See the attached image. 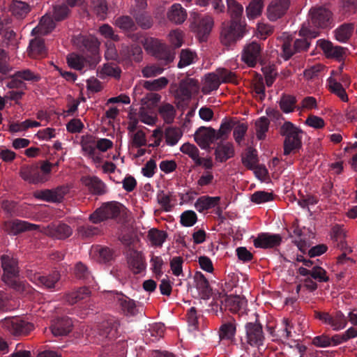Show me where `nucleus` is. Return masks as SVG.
<instances>
[{"label":"nucleus","mask_w":357,"mask_h":357,"mask_svg":"<svg viewBox=\"0 0 357 357\" xmlns=\"http://www.w3.org/2000/svg\"><path fill=\"white\" fill-rule=\"evenodd\" d=\"M116 301L125 314L134 316L138 312L135 301L128 296L123 294H117Z\"/></svg>","instance_id":"29"},{"label":"nucleus","mask_w":357,"mask_h":357,"mask_svg":"<svg viewBox=\"0 0 357 357\" xmlns=\"http://www.w3.org/2000/svg\"><path fill=\"white\" fill-rule=\"evenodd\" d=\"M198 89L197 81L193 79H188L180 83L176 91V96L182 100L190 98L192 93Z\"/></svg>","instance_id":"26"},{"label":"nucleus","mask_w":357,"mask_h":357,"mask_svg":"<svg viewBox=\"0 0 357 357\" xmlns=\"http://www.w3.org/2000/svg\"><path fill=\"white\" fill-rule=\"evenodd\" d=\"M90 7L100 20H105L107 13L106 0H91Z\"/></svg>","instance_id":"42"},{"label":"nucleus","mask_w":357,"mask_h":357,"mask_svg":"<svg viewBox=\"0 0 357 357\" xmlns=\"http://www.w3.org/2000/svg\"><path fill=\"white\" fill-rule=\"evenodd\" d=\"M30 280L38 286L52 289L55 287V284L60 280V274L58 271H54L48 275H41L40 273H34L30 277Z\"/></svg>","instance_id":"21"},{"label":"nucleus","mask_w":357,"mask_h":357,"mask_svg":"<svg viewBox=\"0 0 357 357\" xmlns=\"http://www.w3.org/2000/svg\"><path fill=\"white\" fill-rule=\"evenodd\" d=\"M127 262L130 270L134 274L142 273L146 269V264L142 252L137 250H130L127 255Z\"/></svg>","instance_id":"16"},{"label":"nucleus","mask_w":357,"mask_h":357,"mask_svg":"<svg viewBox=\"0 0 357 357\" xmlns=\"http://www.w3.org/2000/svg\"><path fill=\"white\" fill-rule=\"evenodd\" d=\"M129 137L132 147L140 148L147 144L146 134L142 130H137L135 132L131 133Z\"/></svg>","instance_id":"49"},{"label":"nucleus","mask_w":357,"mask_h":357,"mask_svg":"<svg viewBox=\"0 0 357 357\" xmlns=\"http://www.w3.org/2000/svg\"><path fill=\"white\" fill-rule=\"evenodd\" d=\"M190 29L195 32L200 40H205L210 34L214 21L211 16L201 15L196 12L190 13Z\"/></svg>","instance_id":"3"},{"label":"nucleus","mask_w":357,"mask_h":357,"mask_svg":"<svg viewBox=\"0 0 357 357\" xmlns=\"http://www.w3.org/2000/svg\"><path fill=\"white\" fill-rule=\"evenodd\" d=\"M261 47L257 42H251L247 44L241 54L242 61L250 67H254L260 60Z\"/></svg>","instance_id":"10"},{"label":"nucleus","mask_w":357,"mask_h":357,"mask_svg":"<svg viewBox=\"0 0 357 357\" xmlns=\"http://www.w3.org/2000/svg\"><path fill=\"white\" fill-rule=\"evenodd\" d=\"M317 45L328 58L341 59L345 52L340 46H334L331 42L325 40H317Z\"/></svg>","instance_id":"22"},{"label":"nucleus","mask_w":357,"mask_h":357,"mask_svg":"<svg viewBox=\"0 0 357 357\" xmlns=\"http://www.w3.org/2000/svg\"><path fill=\"white\" fill-rule=\"evenodd\" d=\"M280 133L285 137L284 154L289 155L301 146L303 130L290 121H286L280 128Z\"/></svg>","instance_id":"2"},{"label":"nucleus","mask_w":357,"mask_h":357,"mask_svg":"<svg viewBox=\"0 0 357 357\" xmlns=\"http://www.w3.org/2000/svg\"><path fill=\"white\" fill-rule=\"evenodd\" d=\"M264 8L263 0H252L245 8L248 19L254 20L261 15Z\"/></svg>","instance_id":"39"},{"label":"nucleus","mask_w":357,"mask_h":357,"mask_svg":"<svg viewBox=\"0 0 357 357\" xmlns=\"http://www.w3.org/2000/svg\"><path fill=\"white\" fill-rule=\"evenodd\" d=\"M196 54L188 50H182L180 53V61L178 63L179 68L188 66L195 62Z\"/></svg>","instance_id":"56"},{"label":"nucleus","mask_w":357,"mask_h":357,"mask_svg":"<svg viewBox=\"0 0 357 357\" xmlns=\"http://www.w3.org/2000/svg\"><path fill=\"white\" fill-rule=\"evenodd\" d=\"M328 83L329 89L333 93L338 96L343 102L348 101V96L341 83L333 77L328 78Z\"/></svg>","instance_id":"41"},{"label":"nucleus","mask_w":357,"mask_h":357,"mask_svg":"<svg viewBox=\"0 0 357 357\" xmlns=\"http://www.w3.org/2000/svg\"><path fill=\"white\" fill-rule=\"evenodd\" d=\"M151 269L156 278H160L163 274L164 260L160 256L151 255L150 259Z\"/></svg>","instance_id":"52"},{"label":"nucleus","mask_w":357,"mask_h":357,"mask_svg":"<svg viewBox=\"0 0 357 357\" xmlns=\"http://www.w3.org/2000/svg\"><path fill=\"white\" fill-rule=\"evenodd\" d=\"M215 129L201 127L195 133V140L202 149H206L211 144L216 141Z\"/></svg>","instance_id":"18"},{"label":"nucleus","mask_w":357,"mask_h":357,"mask_svg":"<svg viewBox=\"0 0 357 357\" xmlns=\"http://www.w3.org/2000/svg\"><path fill=\"white\" fill-rule=\"evenodd\" d=\"M183 259L181 257H174L169 262L172 274L176 277L183 276Z\"/></svg>","instance_id":"64"},{"label":"nucleus","mask_w":357,"mask_h":357,"mask_svg":"<svg viewBox=\"0 0 357 357\" xmlns=\"http://www.w3.org/2000/svg\"><path fill=\"white\" fill-rule=\"evenodd\" d=\"M282 237L280 234H271L262 233L253 240V244L256 248H271L280 244Z\"/></svg>","instance_id":"19"},{"label":"nucleus","mask_w":357,"mask_h":357,"mask_svg":"<svg viewBox=\"0 0 357 357\" xmlns=\"http://www.w3.org/2000/svg\"><path fill=\"white\" fill-rule=\"evenodd\" d=\"M91 296V291L88 287H84L66 294L65 300L70 304L73 305L77 302L85 300Z\"/></svg>","instance_id":"35"},{"label":"nucleus","mask_w":357,"mask_h":357,"mask_svg":"<svg viewBox=\"0 0 357 357\" xmlns=\"http://www.w3.org/2000/svg\"><path fill=\"white\" fill-rule=\"evenodd\" d=\"M246 339L249 344L259 347L263 344L264 339L261 325L257 321L249 322L245 325Z\"/></svg>","instance_id":"14"},{"label":"nucleus","mask_w":357,"mask_h":357,"mask_svg":"<svg viewBox=\"0 0 357 357\" xmlns=\"http://www.w3.org/2000/svg\"><path fill=\"white\" fill-rule=\"evenodd\" d=\"M1 326L14 335H26L33 329V325L18 317L6 318L1 321Z\"/></svg>","instance_id":"6"},{"label":"nucleus","mask_w":357,"mask_h":357,"mask_svg":"<svg viewBox=\"0 0 357 357\" xmlns=\"http://www.w3.org/2000/svg\"><path fill=\"white\" fill-rule=\"evenodd\" d=\"M296 98L289 95H284L279 102L280 107L284 113H289L294 111L296 105Z\"/></svg>","instance_id":"53"},{"label":"nucleus","mask_w":357,"mask_h":357,"mask_svg":"<svg viewBox=\"0 0 357 357\" xmlns=\"http://www.w3.org/2000/svg\"><path fill=\"white\" fill-rule=\"evenodd\" d=\"M121 211V205L118 202H108L96 209L90 216V220L98 224L107 219L117 217Z\"/></svg>","instance_id":"7"},{"label":"nucleus","mask_w":357,"mask_h":357,"mask_svg":"<svg viewBox=\"0 0 357 357\" xmlns=\"http://www.w3.org/2000/svg\"><path fill=\"white\" fill-rule=\"evenodd\" d=\"M29 55L30 57L34 59L43 58L47 55V50L43 38L36 37L30 41Z\"/></svg>","instance_id":"24"},{"label":"nucleus","mask_w":357,"mask_h":357,"mask_svg":"<svg viewBox=\"0 0 357 357\" xmlns=\"http://www.w3.org/2000/svg\"><path fill=\"white\" fill-rule=\"evenodd\" d=\"M55 27V23L52 17L48 15L42 17L38 25L35 27L31 33L33 35H47Z\"/></svg>","instance_id":"32"},{"label":"nucleus","mask_w":357,"mask_h":357,"mask_svg":"<svg viewBox=\"0 0 357 357\" xmlns=\"http://www.w3.org/2000/svg\"><path fill=\"white\" fill-rule=\"evenodd\" d=\"M220 197L202 196L197 199L195 207L199 212L214 208L219 204Z\"/></svg>","instance_id":"33"},{"label":"nucleus","mask_w":357,"mask_h":357,"mask_svg":"<svg viewBox=\"0 0 357 357\" xmlns=\"http://www.w3.org/2000/svg\"><path fill=\"white\" fill-rule=\"evenodd\" d=\"M121 72V69L116 66L105 64L99 72V77L100 78H105L106 76H111L115 78H119Z\"/></svg>","instance_id":"60"},{"label":"nucleus","mask_w":357,"mask_h":357,"mask_svg":"<svg viewBox=\"0 0 357 357\" xmlns=\"http://www.w3.org/2000/svg\"><path fill=\"white\" fill-rule=\"evenodd\" d=\"M195 287L202 298H208L211 293L208 281L201 272H196L194 276Z\"/></svg>","instance_id":"34"},{"label":"nucleus","mask_w":357,"mask_h":357,"mask_svg":"<svg viewBox=\"0 0 357 357\" xmlns=\"http://www.w3.org/2000/svg\"><path fill=\"white\" fill-rule=\"evenodd\" d=\"M72 320L68 317L56 320L51 327V331L54 336L66 335L72 329Z\"/></svg>","instance_id":"28"},{"label":"nucleus","mask_w":357,"mask_h":357,"mask_svg":"<svg viewBox=\"0 0 357 357\" xmlns=\"http://www.w3.org/2000/svg\"><path fill=\"white\" fill-rule=\"evenodd\" d=\"M82 181L93 194L102 195L107 191L105 184L97 176L84 177Z\"/></svg>","instance_id":"25"},{"label":"nucleus","mask_w":357,"mask_h":357,"mask_svg":"<svg viewBox=\"0 0 357 357\" xmlns=\"http://www.w3.org/2000/svg\"><path fill=\"white\" fill-rule=\"evenodd\" d=\"M19 174L22 179L29 184L37 185L47 181V177L41 174L36 165H23L20 167Z\"/></svg>","instance_id":"9"},{"label":"nucleus","mask_w":357,"mask_h":357,"mask_svg":"<svg viewBox=\"0 0 357 357\" xmlns=\"http://www.w3.org/2000/svg\"><path fill=\"white\" fill-rule=\"evenodd\" d=\"M227 11L232 19H238L243 12V7L236 0H227Z\"/></svg>","instance_id":"58"},{"label":"nucleus","mask_w":357,"mask_h":357,"mask_svg":"<svg viewBox=\"0 0 357 357\" xmlns=\"http://www.w3.org/2000/svg\"><path fill=\"white\" fill-rule=\"evenodd\" d=\"M1 261L3 269V280L5 283L13 285L16 282L15 278L18 273L17 262L8 256H3Z\"/></svg>","instance_id":"12"},{"label":"nucleus","mask_w":357,"mask_h":357,"mask_svg":"<svg viewBox=\"0 0 357 357\" xmlns=\"http://www.w3.org/2000/svg\"><path fill=\"white\" fill-rule=\"evenodd\" d=\"M225 307L233 312L239 310L243 304V301L237 296H227L225 298Z\"/></svg>","instance_id":"63"},{"label":"nucleus","mask_w":357,"mask_h":357,"mask_svg":"<svg viewBox=\"0 0 357 357\" xmlns=\"http://www.w3.org/2000/svg\"><path fill=\"white\" fill-rule=\"evenodd\" d=\"M130 13L135 17L137 23L142 29H149L152 26V20L145 12L137 11L135 8L131 10Z\"/></svg>","instance_id":"44"},{"label":"nucleus","mask_w":357,"mask_h":357,"mask_svg":"<svg viewBox=\"0 0 357 357\" xmlns=\"http://www.w3.org/2000/svg\"><path fill=\"white\" fill-rule=\"evenodd\" d=\"M245 33V25L240 22L231 20L229 24L222 27L220 40L226 46L231 45L243 38Z\"/></svg>","instance_id":"5"},{"label":"nucleus","mask_w":357,"mask_h":357,"mask_svg":"<svg viewBox=\"0 0 357 357\" xmlns=\"http://www.w3.org/2000/svg\"><path fill=\"white\" fill-rule=\"evenodd\" d=\"M289 5V0H272L267 6V17L272 22L276 21L286 13Z\"/></svg>","instance_id":"13"},{"label":"nucleus","mask_w":357,"mask_h":357,"mask_svg":"<svg viewBox=\"0 0 357 357\" xmlns=\"http://www.w3.org/2000/svg\"><path fill=\"white\" fill-rule=\"evenodd\" d=\"M15 74L16 77L20 78L23 82L27 81L31 82H37L41 78L38 73H36L29 69L18 70L16 71Z\"/></svg>","instance_id":"55"},{"label":"nucleus","mask_w":357,"mask_h":357,"mask_svg":"<svg viewBox=\"0 0 357 357\" xmlns=\"http://www.w3.org/2000/svg\"><path fill=\"white\" fill-rule=\"evenodd\" d=\"M176 109L170 103L163 102L158 108V114L165 123H172L176 116Z\"/></svg>","instance_id":"37"},{"label":"nucleus","mask_w":357,"mask_h":357,"mask_svg":"<svg viewBox=\"0 0 357 357\" xmlns=\"http://www.w3.org/2000/svg\"><path fill=\"white\" fill-rule=\"evenodd\" d=\"M215 160L220 162L227 161L234 155V149L229 142L220 144L215 149Z\"/></svg>","instance_id":"30"},{"label":"nucleus","mask_w":357,"mask_h":357,"mask_svg":"<svg viewBox=\"0 0 357 357\" xmlns=\"http://www.w3.org/2000/svg\"><path fill=\"white\" fill-rule=\"evenodd\" d=\"M68 192L69 188L62 185L54 189L37 191L34 193V197L46 202H60Z\"/></svg>","instance_id":"11"},{"label":"nucleus","mask_w":357,"mask_h":357,"mask_svg":"<svg viewBox=\"0 0 357 357\" xmlns=\"http://www.w3.org/2000/svg\"><path fill=\"white\" fill-rule=\"evenodd\" d=\"M270 121L266 116H261L255 121L256 135L258 139H264L268 130Z\"/></svg>","instance_id":"47"},{"label":"nucleus","mask_w":357,"mask_h":357,"mask_svg":"<svg viewBox=\"0 0 357 357\" xmlns=\"http://www.w3.org/2000/svg\"><path fill=\"white\" fill-rule=\"evenodd\" d=\"M169 80L165 77H161L153 80L145 81L144 87L149 91H160L167 86Z\"/></svg>","instance_id":"48"},{"label":"nucleus","mask_w":357,"mask_h":357,"mask_svg":"<svg viewBox=\"0 0 357 357\" xmlns=\"http://www.w3.org/2000/svg\"><path fill=\"white\" fill-rule=\"evenodd\" d=\"M144 46L147 52L159 59L164 60L165 64L171 63L174 59V53L172 52L165 44L157 38H146Z\"/></svg>","instance_id":"4"},{"label":"nucleus","mask_w":357,"mask_h":357,"mask_svg":"<svg viewBox=\"0 0 357 357\" xmlns=\"http://www.w3.org/2000/svg\"><path fill=\"white\" fill-rule=\"evenodd\" d=\"M81 145L84 155L89 156L97 151L96 141L92 136H87L84 138Z\"/></svg>","instance_id":"54"},{"label":"nucleus","mask_w":357,"mask_h":357,"mask_svg":"<svg viewBox=\"0 0 357 357\" xmlns=\"http://www.w3.org/2000/svg\"><path fill=\"white\" fill-rule=\"evenodd\" d=\"M120 59L125 61L140 62L142 60V50L138 45L130 46L122 44L119 50Z\"/></svg>","instance_id":"17"},{"label":"nucleus","mask_w":357,"mask_h":357,"mask_svg":"<svg viewBox=\"0 0 357 357\" xmlns=\"http://www.w3.org/2000/svg\"><path fill=\"white\" fill-rule=\"evenodd\" d=\"M282 56L285 60H288L296 53L294 45L292 46V38L286 33H283L282 36Z\"/></svg>","instance_id":"46"},{"label":"nucleus","mask_w":357,"mask_h":357,"mask_svg":"<svg viewBox=\"0 0 357 357\" xmlns=\"http://www.w3.org/2000/svg\"><path fill=\"white\" fill-rule=\"evenodd\" d=\"M242 163L249 169H254L257 167L258 158L255 150L249 149L244 155L242 156Z\"/></svg>","instance_id":"50"},{"label":"nucleus","mask_w":357,"mask_h":357,"mask_svg":"<svg viewBox=\"0 0 357 357\" xmlns=\"http://www.w3.org/2000/svg\"><path fill=\"white\" fill-rule=\"evenodd\" d=\"M273 194L266 191H256L251 196V201L257 204L268 202L273 201Z\"/></svg>","instance_id":"59"},{"label":"nucleus","mask_w":357,"mask_h":357,"mask_svg":"<svg viewBox=\"0 0 357 357\" xmlns=\"http://www.w3.org/2000/svg\"><path fill=\"white\" fill-rule=\"evenodd\" d=\"M220 84V78L218 77V74L215 70L204 76L202 91L204 93L208 94L218 89Z\"/></svg>","instance_id":"31"},{"label":"nucleus","mask_w":357,"mask_h":357,"mask_svg":"<svg viewBox=\"0 0 357 357\" xmlns=\"http://www.w3.org/2000/svg\"><path fill=\"white\" fill-rule=\"evenodd\" d=\"M40 231L47 236L59 239L68 238L72 234L71 228L68 225L61 223L50 225L46 227H43Z\"/></svg>","instance_id":"20"},{"label":"nucleus","mask_w":357,"mask_h":357,"mask_svg":"<svg viewBox=\"0 0 357 357\" xmlns=\"http://www.w3.org/2000/svg\"><path fill=\"white\" fill-rule=\"evenodd\" d=\"M167 237V234L165 231L155 228L151 229L147 234L149 241L151 245L155 247H161L166 241Z\"/></svg>","instance_id":"38"},{"label":"nucleus","mask_w":357,"mask_h":357,"mask_svg":"<svg viewBox=\"0 0 357 357\" xmlns=\"http://www.w3.org/2000/svg\"><path fill=\"white\" fill-rule=\"evenodd\" d=\"M354 30L352 24H344L335 31V37L337 40L345 43L351 36Z\"/></svg>","instance_id":"43"},{"label":"nucleus","mask_w":357,"mask_h":357,"mask_svg":"<svg viewBox=\"0 0 357 357\" xmlns=\"http://www.w3.org/2000/svg\"><path fill=\"white\" fill-rule=\"evenodd\" d=\"M39 229L40 226L38 225L31 224L20 220L8 221L4 224V230L11 235H17L25 231L37 230Z\"/></svg>","instance_id":"15"},{"label":"nucleus","mask_w":357,"mask_h":357,"mask_svg":"<svg viewBox=\"0 0 357 357\" xmlns=\"http://www.w3.org/2000/svg\"><path fill=\"white\" fill-rule=\"evenodd\" d=\"M139 118L142 123L149 126H153L157 121V118L153 112L148 109L144 105L139 109Z\"/></svg>","instance_id":"51"},{"label":"nucleus","mask_w":357,"mask_h":357,"mask_svg":"<svg viewBox=\"0 0 357 357\" xmlns=\"http://www.w3.org/2000/svg\"><path fill=\"white\" fill-rule=\"evenodd\" d=\"M233 128V123L232 121H224L220 124V128L218 130H215V135L216 137V139H226L231 129Z\"/></svg>","instance_id":"61"},{"label":"nucleus","mask_w":357,"mask_h":357,"mask_svg":"<svg viewBox=\"0 0 357 357\" xmlns=\"http://www.w3.org/2000/svg\"><path fill=\"white\" fill-rule=\"evenodd\" d=\"M316 317L324 324L329 325L334 331L342 330L347 324V318L340 311L333 314L328 312H317Z\"/></svg>","instance_id":"8"},{"label":"nucleus","mask_w":357,"mask_h":357,"mask_svg":"<svg viewBox=\"0 0 357 357\" xmlns=\"http://www.w3.org/2000/svg\"><path fill=\"white\" fill-rule=\"evenodd\" d=\"M236 332V323L234 320L224 323L219 329L220 340L233 342L235 340Z\"/></svg>","instance_id":"36"},{"label":"nucleus","mask_w":357,"mask_h":357,"mask_svg":"<svg viewBox=\"0 0 357 357\" xmlns=\"http://www.w3.org/2000/svg\"><path fill=\"white\" fill-rule=\"evenodd\" d=\"M9 10L17 19H23L31 12V6L20 0H13L9 5Z\"/></svg>","instance_id":"23"},{"label":"nucleus","mask_w":357,"mask_h":357,"mask_svg":"<svg viewBox=\"0 0 357 357\" xmlns=\"http://www.w3.org/2000/svg\"><path fill=\"white\" fill-rule=\"evenodd\" d=\"M67 63L70 68L82 70L85 66L86 61L84 57L73 53L68 55Z\"/></svg>","instance_id":"57"},{"label":"nucleus","mask_w":357,"mask_h":357,"mask_svg":"<svg viewBox=\"0 0 357 357\" xmlns=\"http://www.w3.org/2000/svg\"><path fill=\"white\" fill-rule=\"evenodd\" d=\"M332 13L324 6H314L309 11L308 24H303L300 35L303 36L316 38L319 36L317 31L311 29L312 26L317 28H326L331 23Z\"/></svg>","instance_id":"1"},{"label":"nucleus","mask_w":357,"mask_h":357,"mask_svg":"<svg viewBox=\"0 0 357 357\" xmlns=\"http://www.w3.org/2000/svg\"><path fill=\"white\" fill-rule=\"evenodd\" d=\"M167 16L170 22L176 24H181L185 21L187 12L181 4L174 3L169 8Z\"/></svg>","instance_id":"27"},{"label":"nucleus","mask_w":357,"mask_h":357,"mask_svg":"<svg viewBox=\"0 0 357 357\" xmlns=\"http://www.w3.org/2000/svg\"><path fill=\"white\" fill-rule=\"evenodd\" d=\"M114 24L123 31L135 30L136 28L135 22L128 15H122L115 19Z\"/></svg>","instance_id":"45"},{"label":"nucleus","mask_w":357,"mask_h":357,"mask_svg":"<svg viewBox=\"0 0 357 357\" xmlns=\"http://www.w3.org/2000/svg\"><path fill=\"white\" fill-rule=\"evenodd\" d=\"M182 136V130L176 127H168L165 130V142L168 146L176 145Z\"/></svg>","instance_id":"40"},{"label":"nucleus","mask_w":357,"mask_h":357,"mask_svg":"<svg viewBox=\"0 0 357 357\" xmlns=\"http://www.w3.org/2000/svg\"><path fill=\"white\" fill-rule=\"evenodd\" d=\"M70 10L64 3L56 4L53 10V18L56 21L64 20L69 14Z\"/></svg>","instance_id":"62"}]
</instances>
